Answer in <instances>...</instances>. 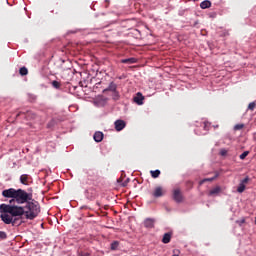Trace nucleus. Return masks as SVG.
I'll use <instances>...</instances> for the list:
<instances>
[{
    "mask_svg": "<svg viewBox=\"0 0 256 256\" xmlns=\"http://www.w3.org/2000/svg\"><path fill=\"white\" fill-rule=\"evenodd\" d=\"M127 183H129V179H127L122 185L123 187H127Z\"/></svg>",
    "mask_w": 256,
    "mask_h": 256,
    "instance_id": "33",
    "label": "nucleus"
},
{
    "mask_svg": "<svg viewBox=\"0 0 256 256\" xmlns=\"http://www.w3.org/2000/svg\"><path fill=\"white\" fill-rule=\"evenodd\" d=\"M247 155H249V151H244L241 155H240V159L243 160L247 157Z\"/></svg>",
    "mask_w": 256,
    "mask_h": 256,
    "instance_id": "25",
    "label": "nucleus"
},
{
    "mask_svg": "<svg viewBox=\"0 0 256 256\" xmlns=\"http://www.w3.org/2000/svg\"><path fill=\"white\" fill-rule=\"evenodd\" d=\"M52 86L55 88V89H59V87H61V83H59V81L57 80H54L52 82Z\"/></svg>",
    "mask_w": 256,
    "mask_h": 256,
    "instance_id": "24",
    "label": "nucleus"
},
{
    "mask_svg": "<svg viewBox=\"0 0 256 256\" xmlns=\"http://www.w3.org/2000/svg\"><path fill=\"white\" fill-rule=\"evenodd\" d=\"M204 129H207V123H204Z\"/></svg>",
    "mask_w": 256,
    "mask_h": 256,
    "instance_id": "34",
    "label": "nucleus"
},
{
    "mask_svg": "<svg viewBox=\"0 0 256 256\" xmlns=\"http://www.w3.org/2000/svg\"><path fill=\"white\" fill-rule=\"evenodd\" d=\"M171 242V233H165L162 238V243L167 244Z\"/></svg>",
    "mask_w": 256,
    "mask_h": 256,
    "instance_id": "16",
    "label": "nucleus"
},
{
    "mask_svg": "<svg viewBox=\"0 0 256 256\" xmlns=\"http://www.w3.org/2000/svg\"><path fill=\"white\" fill-rule=\"evenodd\" d=\"M217 177H219V172H216L215 175L211 178H204L203 180H201L199 182V185H203V183H207V181H209V182L215 181V179H217Z\"/></svg>",
    "mask_w": 256,
    "mask_h": 256,
    "instance_id": "13",
    "label": "nucleus"
},
{
    "mask_svg": "<svg viewBox=\"0 0 256 256\" xmlns=\"http://www.w3.org/2000/svg\"><path fill=\"white\" fill-rule=\"evenodd\" d=\"M75 81V69H71V66H68L66 69V83H71Z\"/></svg>",
    "mask_w": 256,
    "mask_h": 256,
    "instance_id": "5",
    "label": "nucleus"
},
{
    "mask_svg": "<svg viewBox=\"0 0 256 256\" xmlns=\"http://www.w3.org/2000/svg\"><path fill=\"white\" fill-rule=\"evenodd\" d=\"M113 99H115L116 101L119 99V92H117V91L114 92Z\"/></svg>",
    "mask_w": 256,
    "mask_h": 256,
    "instance_id": "32",
    "label": "nucleus"
},
{
    "mask_svg": "<svg viewBox=\"0 0 256 256\" xmlns=\"http://www.w3.org/2000/svg\"><path fill=\"white\" fill-rule=\"evenodd\" d=\"M104 134L101 131H97L93 135V139L96 143H101L103 141Z\"/></svg>",
    "mask_w": 256,
    "mask_h": 256,
    "instance_id": "8",
    "label": "nucleus"
},
{
    "mask_svg": "<svg viewBox=\"0 0 256 256\" xmlns=\"http://www.w3.org/2000/svg\"><path fill=\"white\" fill-rule=\"evenodd\" d=\"M172 197L176 203H183V194L181 193V189H174Z\"/></svg>",
    "mask_w": 256,
    "mask_h": 256,
    "instance_id": "4",
    "label": "nucleus"
},
{
    "mask_svg": "<svg viewBox=\"0 0 256 256\" xmlns=\"http://www.w3.org/2000/svg\"><path fill=\"white\" fill-rule=\"evenodd\" d=\"M144 227H146V229H153V227H155V219L146 218L144 220Z\"/></svg>",
    "mask_w": 256,
    "mask_h": 256,
    "instance_id": "6",
    "label": "nucleus"
},
{
    "mask_svg": "<svg viewBox=\"0 0 256 256\" xmlns=\"http://www.w3.org/2000/svg\"><path fill=\"white\" fill-rule=\"evenodd\" d=\"M27 181H29V175L23 174L20 176V182L22 185H27Z\"/></svg>",
    "mask_w": 256,
    "mask_h": 256,
    "instance_id": "17",
    "label": "nucleus"
},
{
    "mask_svg": "<svg viewBox=\"0 0 256 256\" xmlns=\"http://www.w3.org/2000/svg\"><path fill=\"white\" fill-rule=\"evenodd\" d=\"M220 193H221V186H216L215 188L209 191L210 197H213V195H219Z\"/></svg>",
    "mask_w": 256,
    "mask_h": 256,
    "instance_id": "14",
    "label": "nucleus"
},
{
    "mask_svg": "<svg viewBox=\"0 0 256 256\" xmlns=\"http://www.w3.org/2000/svg\"><path fill=\"white\" fill-rule=\"evenodd\" d=\"M114 125H115L116 131H123V129H125V126H126L123 120H116L114 122Z\"/></svg>",
    "mask_w": 256,
    "mask_h": 256,
    "instance_id": "7",
    "label": "nucleus"
},
{
    "mask_svg": "<svg viewBox=\"0 0 256 256\" xmlns=\"http://www.w3.org/2000/svg\"><path fill=\"white\" fill-rule=\"evenodd\" d=\"M48 129H51V127H55V120H51L48 124H47Z\"/></svg>",
    "mask_w": 256,
    "mask_h": 256,
    "instance_id": "26",
    "label": "nucleus"
},
{
    "mask_svg": "<svg viewBox=\"0 0 256 256\" xmlns=\"http://www.w3.org/2000/svg\"><path fill=\"white\" fill-rule=\"evenodd\" d=\"M9 204H1L0 212L9 213L12 217H23L33 221L41 213L39 202L33 200V195L23 189L9 188L2 191Z\"/></svg>",
    "mask_w": 256,
    "mask_h": 256,
    "instance_id": "1",
    "label": "nucleus"
},
{
    "mask_svg": "<svg viewBox=\"0 0 256 256\" xmlns=\"http://www.w3.org/2000/svg\"><path fill=\"white\" fill-rule=\"evenodd\" d=\"M209 7H211V1L209 0H204L200 3L201 9H209Z\"/></svg>",
    "mask_w": 256,
    "mask_h": 256,
    "instance_id": "15",
    "label": "nucleus"
},
{
    "mask_svg": "<svg viewBox=\"0 0 256 256\" xmlns=\"http://www.w3.org/2000/svg\"><path fill=\"white\" fill-rule=\"evenodd\" d=\"M220 155H221L222 157H225V155H227V150H226V149H221V150H220Z\"/></svg>",
    "mask_w": 256,
    "mask_h": 256,
    "instance_id": "31",
    "label": "nucleus"
},
{
    "mask_svg": "<svg viewBox=\"0 0 256 256\" xmlns=\"http://www.w3.org/2000/svg\"><path fill=\"white\" fill-rule=\"evenodd\" d=\"M243 127H245V124H236L234 126V131H241V129H243Z\"/></svg>",
    "mask_w": 256,
    "mask_h": 256,
    "instance_id": "22",
    "label": "nucleus"
},
{
    "mask_svg": "<svg viewBox=\"0 0 256 256\" xmlns=\"http://www.w3.org/2000/svg\"><path fill=\"white\" fill-rule=\"evenodd\" d=\"M153 197H155L156 199H159V197H163V188L161 186L155 188L153 192Z\"/></svg>",
    "mask_w": 256,
    "mask_h": 256,
    "instance_id": "9",
    "label": "nucleus"
},
{
    "mask_svg": "<svg viewBox=\"0 0 256 256\" xmlns=\"http://www.w3.org/2000/svg\"><path fill=\"white\" fill-rule=\"evenodd\" d=\"M236 223H237V225H239L241 227V225H243L245 223V218L237 220Z\"/></svg>",
    "mask_w": 256,
    "mask_h": 256,
    "instance_id": "28",
    "label": "nucleus"
},
{
    "mask_svg": "<svg viewBox=\"0 0 256 256\" xmlns=\"http://www.w3.org/2000/svg\"><path fill=\"white\" fill-rule=\"evenodd\" d=\"M242 185H245V183H249V178L246 176L243 180L240 182Z\"/></svg>",
    "mask_w": 256,
    "mask_h": 256,
    "instance_id": "29",
    "label": "nucleus"
},
{
    "mask_svg": "<svg viewBox=\"0 0 256 256\" xmlns=\"http://www.w3.org/2000/svg\"><path fill=\"white\" fill-rule=\"evenodd\" d=\"M0 239H7V233L0 231Z\"/></svg>",
    "mask_w": 256,
    "mask_h": 256,
    "instance_id": "27",
    "label": "nucleus"
},
{
    "mask_svg": "<svg viewBox=\"0 0 256 256\" xmlns=\"http://www.w3.org/2000/svg\"><path fill=\"white\" fill-rule=\"evenodd\" d=\"M143 99H145V97H143V94L138 92L137 96L134 97V103H136L137 105H143Z\"/></svg>",
    "mask_w": 256,
    "mask_h": 256,
    "instance_id": "10",
    "label": "nucleus"
},
{
    "mask_svg": "<svg viewBox=\"0 0 256 256\" xmlns=\"http://www.w3.org/2000/svg\"><path fill=\"white\" fill-rule=\"evenodd\" d=\"M151 173V177H153V179H157V177H159L161 175V170H152L150 171Z\"/></svg>",
    "mask_w": 256,
    "mask_h": 256,
    "instance_id": "18",
    "label": "nucleus"
},
{
    "mask_svg": "<svg viewBox=\"0 0 256 256\" xmlns=\"http://www.w3.org/2000/svg\"><path fill=\"white\" fill-rule=\"evenodd\" d=\"M255 107H256V102H251L248 105L247 111H255Z\"/></svg>",
    "mask_w": 256,
    "mask_h": 256,
    "instance_id": "21",
    "label": "nucleus"
},
{
    "mask_svg": "<svg viewBox=\"0 0 256 256\" xmlns=\"http://www.w3.org/2000/svg\"><path fill=\"white\" fill-rule=\"evenodd\" d=\"M105 91H112V93H115V91H117V84H115V82H111L109 86L103 90V93H105Z\"/></svg>",
    "mask_w": 256,
    "mask_h": 256,
    "instance_id": "12",
    "label": "nucleus"
},
{
    "mask_svg": "<svg viewBox=\"0 0 256 256\" xmlns=\"http://www.w3.org/2000/svg\"><path fill=\"white\" fill-rule=\"evenodd\" d=\"M19 73H20V75H22V77H25V75H28L29 70H27L26 67H22V68H20Z\"/></svg>",
    "mask_w": 256,
    "mask_h": 256,
    "instance_id": "20",
    "label": "nucleus"
},
{
    "mask_svg": "<svg viewBox=\"0 0 256 256\" xmlns=\"http://www.w3.org/2000/svg\"><path fill=\"white\" fill-rule=\"evenodd\" d=\"M66 89H68V92L71 93V95H81V91H83V87L77 86L71 82H66Z\"/></svg>",
    "mask_w": 256,
    "mask_h": 256,
    "instance_id": "3",
    "label": "nucleus"
},
{
    "mask_svg": "<svg viewBox=\"0 0 256 256\" xmlns=\"http://www.w3.org/2000/svg\"><path fill=\"white\" fill-rule=\"evenodd\" d=\"M78 256H91L89 252H79Z\"/></svg>",
    "mask_w": 256,
    "mask_h": 256,
    "instance_id": "30",
    "label": "nucleus"
},
{
    "mask_svg": "<svg viewBox=\"0 0 256 256\" xmlns=\"http://www.w3.org/2000/svg\"><path fill=\"white\" fill-rule=\"evenodd\" d=\"M0 218L3 221V223H5V225H12L13 227H15V225H17V221H19V218H13V217H17V216H13V215H9V212H1Z\"/></svg>",
    "mask_w": 256,
    "mask_h": 256,
    "instance_id": "2",
    "label": "nucleus"
},
{
    "mask_svg": "<svg viewBox=\"0 0 256 256\" xmlns=\"http://www.w3.org/2000/svg\"><path fill=\"white\" fill-rule=\"evenodd\" d=\"M120 62L126 65H133L137 63V58H134V57L126 58V59H122Z\"/></svg>",
    "mask_w": 256,
    "mask_h": 256,
    "instance_id": "11",
    "label": "nucleus"
},
{
    "mask_svg": "<svg viewBox=\"0 0 256 256\" xmlns=\"http://www.w3.org/2000/svg\"><path fill=\"white\" fill-rule=\"evenodd\" d=\"M110 248L112 251H117V249L119 248V242L118 241L112 242Z\"/></svg>",
    "mask_w": 256,
    "mask_h": 256,
    "instance_id": "19",
    "label": "nucleus"
},
{
    "mask_svg": "<svg viewBox=\"0 0 256 256\" xmlns=\"http://www.w3.org/2000/svg\"><path fill=\"white\" fill-rule=\"evenodd\" d=\"M243 191H245V184H239L238 188H237V192L238 193H243Z\"/></svg>",
    "mask_w": 256,
    "mask_h": 256,
    "instance_id": "23",
    "label": "nucleus"
},
{
    "mask_svg": "<svg viewBox=\"0 0 256 256\" xmlns=\"http://www.w3.org/2000/svg\"><path fill=\"white\" fill-rule=\"evenodd\" d=\"M67 63H71V61H69V60H66V64H67Z\"/></svg>",
    "mask_w": 256,
    "mask_h": 256,
    "instance_id": "35",
    "label": "nucleus"
}]
</instances>
